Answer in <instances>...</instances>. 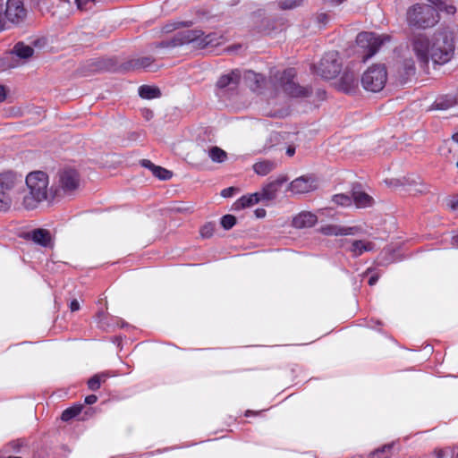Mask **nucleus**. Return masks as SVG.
Instances as JSON below:
<instances>
[{"mask_svg": "<svg viewBox=\"0 0 458 458\" xmlns=\"http://www.w3.org/2000/svg\"><path fill=\"white\" fill-rule=\"evenodd\" d=\"M410 45L422 67H427L429 61L439 65L447 64L453 58L455 49L453 35L445 30H438L430 35L415 34Z\"/></svg>", "mask_w": 458, "mask_h": 458, "instance_id": "f257e3e1", "label": "nucleus"}, {"mask_svg": "<svg viewBox=\"0 0 458 458\" xmlns=\"http://www.w3.org/2000/svg\"><path fill=\"white\" fill-rule=\"evenodd\" d=\"M25 183L28 192L23 196L22 206L34 209L47 199L49 180L43 171H33L27 174Z\"/></svg>", "mask_w": 458, "mask_h": 458, "instance_id": "f03ea898", "label": "nucleus"}, {"mask_svg": "<svg viewBox=\"0 0 458 458\" xmlns=\"http://www.w3.org/2000/svg\"><path fill=\"white\" fill-rule=\"evenodd\" d=\"M439 21V16L435 8L428 4H414L407 11V21L410 26L418 28H430Z\"/></svg>", "mask_w": 458, "mask_h": 458, "instance_id": "7ed1b4c3", "label": "nucleus"}, {"mask_svg": "<svg viewBox=\"0 0 458 458\" xmlns=\"http://www.w3.org/2000/svg\"><path fill=\"white\" fill-rule=\"evenodd\" d=\"M296 72L289 68L274 75L275 85L281 88L287 95L291 97H307L310 95V89L300 86L296 81Z\"/></svg>", "mask_w": 458, "mask_h": 458, "instance_id": "20e7f679", "label": "nucleus"}, {"mask_svg": "<svg viewBox=\"0 0 458 458\" xmlns=\"http://www.w3.org/2000/svg\"><path fill=\"white\" fill-rule=\"evenodd\" d=\"M387 72L383 64H375L368 68L361 77V83L366 90L378 92L386 85Z\"/></svg>", "mask_w": 458, "mask_h": 458, "instance_id": "39448f33", "label": "nucleus"}, {"mask_svg": "<svg viewBox=\"0 0 458 458\" xmlns=\"http://www.w3.org/2000/svg\"><path fill=\"white\" fill-rule=\"evenodd\" d=\"M386 35H377L373 32H360L356 38L357 45L363 49V60H367L377 53L379 47L389 41Z\"/></svg>", "mask_w": 458, "mask_h": 458, "instance_id": "423d86ee", "label": "nucleus"}, {"mask_svg": "<svg viewBox=\"0 0 458 458\" xmlns=\"http://www.w3.org/2000/svg\"><path fill=\"white\" fill-rule=\"evenodd\" d=\"M315 69L316 72L324 79L335 78L341 70L338 53L335 51L327 53L315 66Z\"/></svg>", "mask_w": 458, "mask_h": 458, "instance_id": "0eeeda50", "label": "nucleus"}, {"mask_svg": "<svg viewBox=\"0 0 458 458\" xmlns=\"http://www.w3.org/2000/svg\"><path fill=\"white\" fill-rule=\"evenodd\" d=\"M80 182V175L76 170L72 168L63 169L57 174L55 191L70 194L79 188Z\"/></svg>", "mask_w": 458, "mask_h": 458, "instance_id": "6e6552de", "label": "nucleus"}, {"mask_svg": "<svg viewBox=\"0 0 458 458\" xmlns=\"http://www.w3.org/2000/svg\"><path fill=\"white\" fill-rule=\"evenodd\" d=\"M318 189V182L314 175H301L290 182L288 191L293 194H305Z\"/></svg>", "mask_w": 458, "mask_h": 458, "instance_id": "1a4fd4ad", "label": "nucleus"}, {"mask_svg": "<svg viewBox=\"0 0 458 458\" xmlns=\"http://www.w3.org/2000/svg\"><path fill=\"white\" fill-rule=\"evenodd\" d=\"M4 17L9 22L14 24L21 22L27 15L23 0H6L5 4H4Z\"/></svg>", "mask_w": 458, "mask_h": 458, "instance_id": "9d476101", "label": "nucleus"}, {"mask_svg": "<svg viewBox=\"0 0 458 458\" xmlns=\"http://www.w3.org/2000/svg\"><path fill=\"white\" fill-rule=\"evenodd\" d=\"M22 176L13 171H4L0 173V190L11 192L17 187L21 186Z\"/></svg>", "mask_w": 458, "mask_h": 458, "instance_id": "9b49d317", "label": "nucleus"}, {"mask_svg": "<svg viewBox=\"0 0 458 458\" xmlns=\"http://www.w3.org/2000/svg\"><path fill=\"white\" fill-rule=\"evenodd\" d=\"M241 75L239 71H232L228 74H225L219 78L216 82L217 87L220 89L228 88L233 89L237 87L240 82Z\"/></svg>", "mask_w": 458, "mask_h": 458, "instance_id": "f8f14e48", "label": "nucleus"}, {"mask_svg": "<svg viewBox=\"0 0 458 458\" xmlns=\"http://www.w3.org/2000/svg\"><path fill=\"white\" fill-rule=\"evenodd\" d=\"M317 216L310 212H301L293 220V225L296 228L311 227L317 223Z\"/></svg>", "mask_w": 458, "mask_h": 458, "instance_id": "ddd939ff", "label": "nucleus"}, {"mask_svg": "<svg viewBox=\"0 0 458 458\" xmlns=\"http://www.w3.org/2000/svg\"><path fill=\"white\" fill-rule=\"evenodd\" d=\"M358 86V81L354 73L345 72L340 78L337 87L340 90L349 93L354 90Z\"/></svg>", "mask_w": 458, "mask_h": 458, "instance_id": "4468645a", "label": "nucleus"}, {"mask_svg": "<svg viewBox=\"0 0 458 458\" xmlns=\"http://www.w3.org/2000/svg\"><path fill=\"white\" fill-rule=\"evenodd\" d=\"M352 202L358 208L370 207L373 204V199L369 194L361 191H353L352 193Z\"/></svg>", "mask_w": 458, "mask_h": 458, "instance_id": "2eb2a0df", "label": "nucleus"}, {"mask_svg": "<svg viewBox=\"0 0 458 458\" xmlns=\"http://www.w3.org/2000/svg\"><path fill=\"white\" fill-rule=\"evenodd\" d=\"M223 42V37L216 32H211L209 34L200 37L198 42L199 48H204L207 47H216Z\"/></svg>", "mask_w": 458, "mask_h": 458, "instance_id": "dca6fc26", "label": "nucleus"}, {"mask_svg": "<svg viewBox=\"0 0 458 458\" xmlns=\"http://www.w3.org/2000/svg\"><path fill=\"white\" fill-rule=\"evenodd\" d=\"M203 36V32L201 30H186L180 34V38H178V41L181 44H193L194 47H198V42L199 41L200 37Z\"/></svg>", "mask_w": 458, "mask_h": 458, "instance_id": "f3484780", "label": "nucleus"}, {"mask_svg": "<svg viewBox=\"0 0 458 458\" xmlns=\"http://www.w3.org/2000/svg\"><path fill=\"white\" fill-rule=\"evenodd\" d=\"M416 72L415 63L412 58H403L398 67V72L401 77L407 80L411 76L414 75Z\"/></svg>", "mask_w": 458, "mask_h": 458, "instance_id": "a211bd4d", "label": "nucleus"}, {"mask_svg": "<svg viewBox=\"0 0 458 458\" xmlns=\"http://www.w3.org/2000/svg\"><path fill=\"white\" fill-rule=\"evenodd\" d=\"M12 54L19 57L20 59H22L24 61H27L29 58H30L34 54V49L29 45L24 44L23 42H18L15 44L12 50Z\"/></svg>", "mask_w": 458, "mask_h": 458, "instance_id": "6ab92c4d", "label": "nucleus"}, {"mask_svg": "<svg viewBox=\"0 0 458 458\" xmlns=\"http://www.w3.org/2000/svg\"><path fill=\"white\" fill-rule=\"evenodd\" d=\"M31 238L34 242L47 247L51 243V234L47 229H36L31 232Z\"/></svg>", "mask_w": 458, "mask_h": 458, "instance_id": "aec40b11", "label": "nucleus"}, {"mask_svg": "<svg viewBox=\"0 0 458 458\" xmlns=\"http://www.w3.org/2000/svg\"><path fill=\"white\" fill-rule=\"evenodd\" d=\"M456 105V98L453 96H443L438 98L431 106V110H446Z\"/></svg>", "mask_w": 458, "mask_h": 458, "instance_id": "412c9836", "label": "nucleus"}, {"mask_svg": "<svg viewBox=\"0 0 458 458\" xmlns=\"http://www.w3.org/2000/svg\"><path fill=\"white\" fill-rule=\"evenodd\" d=\"M350 231L351 228L342 227L336 225H327L320 228V232L328 236L347 235L350 234Z\"/></svg>", "mask_w": 458, "mask_h": 458, "instance_id": "4be33fe9", "label": "nucleus"}, {"mask_svg": "<svg viewBox=\"0 0 458 458\" xmlns=\"http://www.w3.org/2000/svg\"><path fill=\"white\" fill-rule=\"evenodd\" d=\"M374 248H375V245L373 242L360 240V241H354L352 242V247H351V251L355 256H360L363 252L373 250Z\"/></svg>", "mask_w": 458, "mask_h": 458, "instance_id": "5701e85b", "label": "nucleus"}, {"mask_svg": "<svg viewBox=\"0 0 458 458\" xmlns=\"http://www.w3.org/2000/svg\"><path fill=\"white\" fill-rule=\"evenodd\" d=\"M143 165L151 169L153 174L161 180H167L172 177V173L170 171L161 166L155 165L149 160H143Z\"/></svg>", "mask_w": 458, "mask_h": 458, "instance_id": "b1692460", "label": "nucleus"}, {"mask_svg": "<svg viewBox=\"0 0 458 458\" xmlns=\"http://www.w3.org/2000/svg\"><path fill=\"white\" fill-rule=\"evenodd\" d=\"M275 167L276 163L268 160L258 162L253 165L255 173L262 176L269 174Z\"/></svg>", "mask_w": 458, "mask_h": 458, "instance_id": "393cba45", "label": "nucleus"}, {"mask_svg": "<svg viewBox=\"0 0 458 458\" xmlns=\"http://www.w3.org/2000/svg\"><path fill=\"white\" fill-rule=\"evenodd\" d=\"M139 93L141 98L147 99L158 98L160 96V90L158 88L147 85L140 87Z\"/></svg>", "mask_w": 458, "mask_h": 458, "instance_id": "a878e982", "label": "nucleus"}, {"mask_svg": "<svg viewBox=\"0 0 458 458\" xmlns=\"http://www.w3.org/2000/svg\"><path fill=\"white\" fill-rule=\"evenodd\" d=\"M260 199L259 193L242 197L237 202V208H248L257 204Z\"/></svg>", "mask_w": 458, "mask_h": 458, "instance_id": "bb28decb", "label": "nucleus"}, {"mask_svg": "<svg viewBox=\"0 0 458 458\" xmlns=\"http://www.w3.org/2000/svg\"><path fill=\"white\" fill-rule=\"evenodd\" d=\"M208 153L213 162L223 163L227 158L226 152L216 146L210 148Z\"/></svg>", "mask_w": 458, "mask_h": 458, "instance_id": "cd10ccee", "label": "nucleus"}, {"mask_svg": "<svg viewBox=\"0 0 458 458\" xmlns=\"http://www.w3.org/2000/svg\"><path fill=\"white\" fill-rule=\"evenodd\" d=\"M107 376L104 373L94 375L88 381V386L90 390L96 391L99 389L102 383L106 382Z\"/></svg>", "mask_w": 458, "mask_h": 458, "instance_id": "c85d7f7f", "label": "nucleus"}, {"mask_svg": "<svg viewBox=\"0 0 458 458\" xmlns=\"http://www.w3.org/2000/svg\"><path fill=\"white\" fill-rule=\"evenodd\" d=\"M332 201L341 207H350L352 204V195L347 194H335L332 197Z\"/></svg>", "mask_w": 458, "mask_h": 458, "instance_id": "c756f323", "label": "nucleus"}, {"mask_svg": "<svg viewBox=\"0 0 458 458\" xmlns=\"http://www.w3.org/2000/svg\"><path fill=\"white\" fill-rule=\"evenodd\" d=\"M13 197L10 192L0 190V211L8 210L13 203Z\"/></svg>", "mask_w": 458, "mask_h": 458, "instance_id": "7c9ffc66", "label": "nucleus"}, {"mask_svg": "<svg viewBox=\"0 0 458 458\" xmlns=\"http://www.w3.org/2000/svg\"><path fill=\"white\" fill-rule=\"evenodd\" d=\"M81 408H82L81 405H78V406H73V407L64 410L62 413L61 419L64 421L70 420L71 419L76 417L77 415H79L81 413Z\"/></svg>", "mask_w": 458, "mask_h": 458, "instance_id": "2f4dec72", "label": "nucleus"}, {"mask_svg": "<svg viewBox=\"0 0 458 458\" xmlns=\"http://www.w3.org/2000/svg\"><path fill=\"white\" fill-rule=\"evenodd\" d=\"M303 0H279L278 5L282 10H290L299 6Z\"/></svg>", "mask_w": 458, "mask_h": 458, "instance_id": "473e14b6", "label": "nucleus"}, {"mask_svg": "<svg viewBox=\"0 0 458 458\" xmlns=\"http://www.w3.org/2000/svg\"><path fill=\"white\" fill-rule=\"evenodd\" d=\"M236 224V217L233 215H225L221 219V225L225 230L231 229Z\"/></svg>", "mask_w": 458, "mask_h": 458, "instance_id": "72a5a7b5", "label": "nucleus"}, {"mask_svg": "<svg viewBox=\"0 0 458 458\" xmlns=\"http://www.w3.org/2000/svg\"><path fill=\"white\" fill-rule=\"evenodd\" d=\"M215 231V224L207 223L200 228V234L203 238H209Z\"/></svg>", "mask_w": 458, "mask_h": 458, "instance_id": "f704fd0d", "label": "nucleus"}, {"mask_svg": "<svg viewBox=\"0 0 458 458\" xmlns=\"http://www.w3.org/2000/svg\"><path fill=\"white\" fill-rule=\"evenodd\" d=\"M151 63L152 58L149 56H146L135 60L133 66L136 68H147L151 64Z\"/></svg>", "mask_w": 458, "mask_h": 458, "instance_id": "c9c22d12", "label": "nucleus"}, {"mask_svg": "<svg viewBox=\"0 0 458 458\" xmlns=\"http://www.w3.org/2000/svg\"><path fill=\"white\" fill-rule=\"evenodd\" d=\"M79 10L84 11L92 8L95 0H75Z\"/></svg>", "mask_w": 458, "mask_h": 458, "instance_id": "e433bc0d", "label": "nucleus"}, {"mask_svg": "<svg viewBox=\"0 0 458 458\" xmlns=\"http://www.w3.org/2000/svg\"><path fill=\"white\" fill-rule=\"evenodd\" d=\"M438 9L446 13L449 15H454L456 13V8L453 4H447L445 3H442L438 5Z\"/></svg>", "mask_w": 458, "mask_h": 458, "instance_id": "4c0bfd02", "label": "nucleus"}, {"mask_svg": "<svg viewBox=\"0 0 458 458\" xmlns=\"http://www.w3.org/2000/svg\"><path fill=\"white\" fill-rule=\"evenodd\" d=\"M8 20L4 17V3L0 2V31L7 28Z\"/></svg>", "mask_w": 458, "mask_h": 458, "instance_id": "58836bf2", "label": "nucleus"}, {"mask_svg": "<svg viewBox=\"0 0 458 458\" xmlns=\"http://www.w3.org/2000/svg\"><path fill=\"white\" fill-rule=\"evenodd\" d=\"M447 206L452 210H458V199H452L448 200Z\"/></svg>", "mask_w": 458, "mask_h": 458, "instance_id": "ea45409f", "label": "nucleus"}, {"mask_svg": "<svg viewBox=\"0 0 458 458\" xmlns=\"http://www.w3.org/2000/svg\"><path fill=\"white\" fill-rule=\"evenodd\" d=\"M233 191H234V188H233V187L226 188V189L222 191L221 195L224 198H228V197H231L233 195Z\"/></svg>", "mask_w": 458, "mask_h": 458, "instance_id": "a19ab883", "label": "nucleus"}, {"mask_svg": "<svg viewBox=\"0 0 458 458\" xmlns=\"http://www.w3.org/2000/svg\"><path fill=\"white\" fill-rule=\"evenodd\" d=\"M97 400H98L97 395L89 394V395L86 396L85 403L87 404H93V403H95L97 402Z\"/></svg>", "mask_w": 458, "mask_h": 458, "instance_id": "79ce46f5", "label": "nucleus"}, {"mask_svg": "<svg viewBox=\"0 0 458 458\" xmlns=\"http://www.w3.org/2000/svg\"><path fill=\"white\" fill-rule=\"evenodd\" d=\"M6 89L4 86L0 85V103L5 100L6 98Z\"/></svg>", "mask_w": 458, "mask_h": 458, "instance_id": "37998d69", "label": "nucleus"}, {"mask_svg": "<svg viewBox=\"0 0 458 458\" xmlns=\"http://www.w3.org/2000/svg\"><path fill=\"white\" fill-rule=\"evenodd\" d=\"M70 309L72 311H77L80 310V303L77 300H72L70 304Z\"/></svg>", "mask_w": 458, "mask_h": 458, "instance_id": "c03bdc74", "label": "nucleus"}, {"mask_svg": "<svg viewBox=\"0 0 458 458\" xmlns=\"http://www.w3.org/2000/svg\"><path fill=\"white\" fill-rule=\"evenodd\" d=\"M255 215L259 218H262L266 216V210L264 208H258L255 210Z\"/></svg>", "mask_w": 458, "mask_h": 458, "instance_id": "a18cd8bd", "label": "nucleus"}, {"mask_svg": "<svg viewBox=\"0 0 458 458\" xmlns=\"http://www.w3.org/2000/svg\"><path fill=\"white\" fill-rule=\"evenodd\" d=\"M378 280V276L374 275V276H371L369 279V285H374L376 284V283L377 282Z\"/></svg>", "mask_w": 458, "mask_h": 458, "instance_id": "49530a36", "label": "nucleus"}, {"mask_svg": "<svg viewBox=\"0 0 458 458\" xmlns=\"http://www.w3.org/2000/svg\"><path fill=\"white\" fill-rule=\"evenodd\" d=\"M261 195H262V198L267 199H270L273 198V194L268 193L267 190H264V191Z\"/></svg>", "mask_w": 458, "mask_h": 458, "instance_id": "de8ad7c7", "label": "nucleus"}, {"mask_svg": "<svg viewBox=\"0 0 458 458\" xmlns=\"http://www.w3.org/2000/svg\"><path fill=\"white\" fill-rule=\"evenodd\" d=\"M295 153V148H293V147H289L287 149H286V154L290 157L293 156Z\"/></svg>", "mask_w": 458, "mask_h": 458, "instance_id": "09e8293b", "label": "nucleus"}, {"mask_svg": "<svg viewBox=\"0 0 458 458\" xmlns=\"http://www.w3.org/2000/svg\"><path fill=\"white\" fill-rule=\"evenodd\" d=\"M390 448H391L390 445H385V446L382 447V449H378L375 453H373V455H376V454H379L381 452H385L386 449H390Z\"/></svg>", "mask_w": 458, "mask_h": 458, "instance_id": "8fccbe9b", "label": "nucleus"}, {"mask_svg": "<svg viewBox=\"0 0 458 458\" xmlns=\"http://www.w3.org/2000/svg\"><path fill=\"white\" fill-rule=\"evenodd\" d=\"M434 454H436V456H437V458H442V457L445 455L444 451H443V450H441V449H439V450H436V451L434 452Z\"/></svg>", "mask_w": 458, "mask_h": 458, "instance_id": "3c124183", "label": "nucleus"}, {"mask_svg": "<svg viewBox=\"0 0 458 458\" xmlns=\"http://www.w3.org/2000/svg\"><path fill=\"white\" fill-rule=\"evenodd\" d=\"M428 2L432 3L435 5H439L441 4L440 0H428Z\"/></svg>", "mask_w": 458, "mask_h": 458, "instance_id": "603ef678", "label": "nucleus"}, {"mask_svg": "<svg viewBox=\"0 0 458 458\" xmlns=\"http://www.w3.org/2000/svg\"><path fill=\"white\" fill-rule=\"evenodd\" d=\"M428 2L432 3L435 5H439L441 4L440 0H428Z\"/></svg>", "mask_w": 458, "mask_h": 458, "instance_id": "864d4df0", "label": "nucleus"}, {"mask_svg": "<svg viewBox=\"0 0 458 458\" xmlns=\"http://www.w3.org/2000/svg\"><path fill=\"white\" fill-rule=\"evenodd\" d=\"M453 140L458 143V132L453 135Z\"/></svg>", "mask_w": 458, "mask_h": 458, "instance_id": "5fc2aeb1", "label": "nucleus"}, {"mask_svg": "<svg viewBox=\"0 0 458 458\" xmlns=\"http://www.w3.org/2000/svg\"><path fill=\"white\" fill-rule=\"evenodd\" d=\"M344 0H330L331 3L333 4H341Z\"/></svg>", "mask_w": 458, "mask_h": 458, "instance_id": "6e6d98bb", "label": "nucleus"}, {"mask_svg": "<svg viewBox=\"0 0 458 458\" xmlns=\"http://www.w3.org/2000/svg\"><path fill=\"white\" fill-rule=\"evenodd\" d=\"M454 242L458 244V234L453 238Z\"/></svg>", "mask_w": 458, "mask_h": 458, "instance_id": "4d7b16f0", "label": "nucleus"}, {"mask_svg": "<svg viewBox=\"0 0 458 458\" xmlns=\"http://www.w3.org/2000/svg\"><path fill=\"white\" fill-rule=\"evenodd\" d=\"M457 167H458V161H457V164H456Z\"/></svg>", "mask_w": 458, "mask_h": 458, "instance_id": "13d9d810", "label": "nucleus"}]
</instances>
